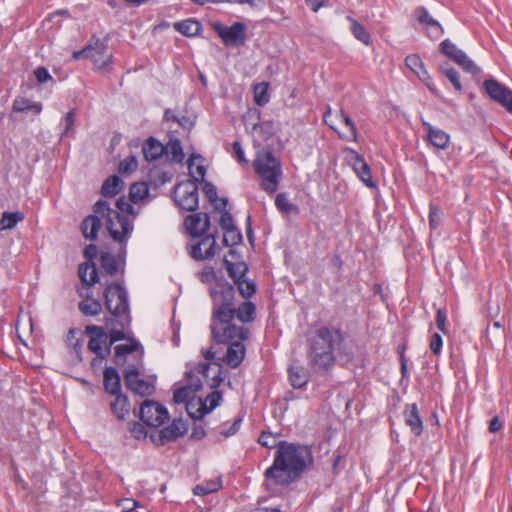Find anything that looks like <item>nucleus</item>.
I'll return each instance as SVG.
<instances>
[{
	"label": "nucleus",
	"mask_w": 512,
	"mask_h": 512,
	"mask_svg": "<svg viewBox=\"0 0 512 512\" xmlns=\"http://www.w3.org/2000/svg\"><path fill=\"white\" fill-rule=\"evenodd\" d=\"M219 290L212 291V307L210 318L211 342L226 344L235 337L242 340L249 338L250 331L245 326L233 323L236 317L242 324L251 323L256 319V305L252 301H243L235 305L236 291L230 282L221 281Z\"/></svg>",
	"instance_id": "1"
},
{
	"label": "nucleus",
	"mask_w": 512,
	"mask_h": 512,
	"mask_svg": "<svg viewBox=\"0 0 512 512\" xmlns=\"http://www.w3.org/2000/svg\"><path fill=\"white\" fill-rule=\"evenodd\" d=\"M342 365L354 363L355 367L364 368V359H356L351 347L345 343V335L339 328L321 326L309 339L307 352L308 363L315 374L327 375L335 366L334 349Z\"/></svg>",
	"instance_id": "2"
},
{
	"label": "nucleus",
	"mask_w": 512,
	"mask_h": 512,
	"mask_svg": "<svg viewBox=\"0 0 512 512\" xmlns=\"http://www.w3.org/2000/svg\"><path fill=\"white\" fill-rule=\"evenodd\" d=\"M314 465L312 449L308 445L280 440L273 463L264 472L265 485L287 487L301 479Z\"/></svg>",
	"instance_id": "3"
},
{
	"label": "nucleus",
	"mask_w": 512,
	"mask_h": 512,
	"mask_svg": "<svg viewBox=\"0 0 512 512\" xmlns=\"http://www.w3.org/2000/svg\"><path fill=\"white\" fill-rule=\"evenodd\" d=\"M93 214L86 216L80 225L81 232L86 240L94 241L102 227L101 218H105V227L110 237L122 246L117 254V262H122L121 273H124L127 254L126 244L133 232L134 226L126 215L111 208L106 200H98L92 206Z\"/></svg>",
	"instance_id": "4"
},
{
	"label": "nucleus",
	"mask_w": 512,
	"mask_h": 512,
	"mask_svg": "<svg viewBox=\"0 0 512 512\" xmlns=\"http://www.w3.org/2000/svg\"><path fill=\"white\" fill-rule=\"evenodd\" d=\"M103 298L104 307L111 315L105 318V326L116 324L120 329L105 330L106 337L102 343H106L107 339H110L111 343L129 339L124 331L131 322L129 296L125 286L120 282L108 283L103 290Z\"/></svg>",
	"instance_id": "5"
},
{
	"label": "nucleus",
	"mask_w": 512,
	"mask_h": 512,
	"mask_svg": "<svg viewBox=\"0 0 512 512\" xmlns=\"http://www.w3.org/2000/svg\"><path fill=\"white\" fill-rule=\"evenodd\" d=\"M255 172L262 179L261 188L274 193L277 190L279 177L281 176V163L271 151L257 154L253 162Z\"/></svg>",
	"instance_id": "6"
},
{
	"label": "nucleus",
	"mask_w": 512,
	"mask_h": 512,
	"mask_svg": "<svg viewBox=\"0 0 512 512\" xmlns=\"http://www.w3.org/2000/svg\"><path fill=\"white\" fill-rule=\"evenodd\" d=\"M109 41L110 35H106L103 39L93 35L89 43L83 49L73 53V58L76 60L90 58L93 60L97 71L102 73L107 72L109 71V66L112 64L113 56L110 54L102 61L101 57L105 54Z\"/></svg>",
	"instance_id": "7"
},
{
	"label": "nucleus",
	"mask_w": 512,
	"mask_h": 512,
	"mask_svg": "<svg viewBox=\"0 0 512 512\" xmlns=\"http://www.w3.org/2000/svg\"><path fill=\"white\" fill-rule=\"evenodd\" d=\"M191 179L179 182L173 190V200L182 210L195 212L199 207L198 177L190 172Z\"/></svg>",
	"instance_id": "8"
},
{
	"label": "nucleus",
	"mask_w": 512,
	"mask_h": 512,
	"mask_svg": "<svg viewBox=\"0 0 512 512\" xmlns=\"http://www.w3.org/2000/svg\"><path fill=\"white\" fill-rule=\"evenodd\" d=\"M223 265L229 277L233 279L241 296L244 299H250L256 293L257 288L253 280L245 279V275L249 270L248 265L244 261L235 264L226 257L223 259Z\"/></svg>",
	"instance_id": "9"
},
{
	"label": "nucleus",
	"mask_w": 512,
	"mask_h": 512,
	"mask_svg": "<svg viewBox=\"0 0 512 512\" xmlns=\"http://www.w3.org/2000/svg\"><path fill=\"white\" fill-rule=\"evenodd\" d=\"M211 26L226 47H241L247 40V25L243 22H234L229 27L213 22Z\"/></svg>",
	"instance_id": "10"
},
{
	"label": "nucleus",
	"mask_w": 512,
	"mask_h": 512,
	"mask_svg": "<svg viewBox=\"0 0 512 512\" xmlns=\"http://www.w3.org/2000/svg\"><path fill=\"white\" fill-rule=\"evenodd\" d=\"M169 412L161 403L146 399L140 405L139 418L149 427H159L169 420Z\"/></svg>",
	"instance_id": "11"
},
{
	"label": "nucleus",
	"mask_w": 512,
	"mask_h": 512,
	"mask_svg": "<svg viewBox=\"0 0 512 512\" xmlns=\"http://www.w3.org/2000/svg\"><path fill=\"white\" fill-rule=\"evenodd\" d=\"M439 51L450 60L458 64L464 71L477 75L481 69L471 60L467 54L459 49L450 39H444L439 45Z\"/></svg>",
	"instance_id": "12"
},
{
	"label": "nucleus",
	"mask_w": 512,
	"mask_h": 512,
	"mask_svg": "<svg viewBox=\"0 0 512 512\" xmlns=\"http://www.w3.org/2000/svg\"><path fill=\"white\" fill-rule=\"evenodd\" d=\"M85 334L90 339L88 341L87 348L90 352L95 354V357L91 361L92 369L100 368L103 361L106 359L102 354V340L106 337L105 328L98 325H87L85 327Z\"/></svg>",
	"instance_id": "13"
},
{
	"label": "nucleus",
	"mask_w": 512,
	"mask_h": 512,
	"mask_svg": "<svg viewBox=\"0 0 512 512\" xmlns=\"http://www.w3.org/2000/svg\"><path fill=\"white\" fill-rule=\"evenodd\" d=\"M140 374L141 373L137 367L125 369L123 372V378L126 388L140 396L151 395L155 390L154 385L145 379L140 378Z\"/></svg>",
	"instance_id": "14"
},
{
	"label": "nucleus",
	"mask_w": 512,
	"mask_h": 512,
	"mask_svg": "<svg viewBox=\"0 0 512 512\" xmlns=\"http://www.w3.org/2000/svg\"><path fill=\"white\" fill-rule=\"evenodd\" d=\"M483 87L492 100L501 104L512 114V90L493 78L486 79Z\"/></svg>",
	"instance_id": "15"
},
{
	"label": "nucleus",
	"mask_w": 512,
	"mask_h": 512,
	"mask_svg": "<svg viewBox=\"0 0 512 512\" xmlns=\"http://www.w3.org/2000/svg\"><path fill=\"white\" fill-rule=\"evenodd\" d=\"M405 64L414 74L417 75L419 80L426 85V87L433 95L440 97L439 90L435 86L431 76L424 66L421 57L418 54L408 55L405 58Z\"/></svg>",
	"instance_id": "16"
},
{
	"label": "nucleus",
	"mask_w": 512,
	"mask_h": 512,
	"mask_svg": "<svg viewBox=\"0 0 512 512\" xmlns=\"http://www.w3.org/2000/svg\"><path fill=\"white\" fill-rule=\"evenodd\" d=\"M348 155L349 163L361 181L369 188H376L377 184L373 180L371 168L363 156L352 149L348 150Z\"/></svg>",
	"instance_id": "17"
},
{
	"label": "nucleus",
	"mask_w": 512,
	"mask_h": 512,
	"mask_svg": "<svg viewBox=\"0 0 512 512\" xmlns=\"http://www.w3.org/2000/svg\"><path fill=\"white\" fill-rule=\"evenodd\" d=\"M191 247L190 256L194 260L203 261L212 259L215 255L216 233H210Z\"/></svg>",
	"instance_id": "18"
},
{
	"label": "nucleus",
	"mask_w": 512,
	"mask_h": 512,
	"mask_svg": "<svg viewBox=\"0 0 512 512\" xmlns=\"http://www.w3.org/2000/svg\"><path fill=\"white\" fill-rule=\"evenodd\" d=\"M204 219H203V226L199 228V225L202 221V214L201 213H194L191 215H188L184 219V225L187 229L188 234L192 238H200L202 236H206L208 230L211 226V219L210 215L208 213H204Z\"/></svg>",
	"instance_id": "19"
},
{
	"label": "nucleus",
	"mask_w": 512,
	"mask_h": 512,
	"mask_svg": "<svg viewBox=\"0 0 512 512\" xmlns=\"http://www.w3.org/2000/svg\"><path fill=\"white\" fill-rule=\"evenodd\" d=\"M260 111L257 109L250 110L246 116H244L245 123H249L250 120L256 119V122L252 123V130L258 134V136L263 141L269 140L275 133L274 129V122L269 121H263L259 122L260 120Z\"/></svg>",
	"instance_id": "20"
},
{
	"label": "nucleus",
	"mask_w": 512,
	"mask_h": 512,
	"mask_svg": "<svg viewBox=\"0 0 512 512\" xmlns=\"http://www.w3.org/2000/svg\"><path fill=\"white\" fill-rule=\"evenodd\" d=\"M188 431L186 423L181 418H176L170 425L162 428L158 432V442L160 444H167L176 441L179 437L184 436Z\"/></svg>",
	"instance_id": "21"
},
{
	"label": "nucleus",
	"mask_w": 512,
	"mask_h": 512,
	"mask_svg": "<svg viewBox=\"0 0 512 512\" xmlns=\"http://www.w3.org/2000/svg\"><path fill=\"white\" fill-rule=\"evenodd\" d=\"M244 341L245 340H242L240 337H235L229 343L225 344L228 345V348L225 358L223 360L227 363L229 367L233 369L240 366V364L244 360L246 353Z\"/></svg>",
	"instance_id": "22"
},
{
	"label": "nucleus",
	"mask_w": 512,
	"mask_h": 512,
	"mask_svg": "<svg viewBox=\"0 0 512 512\" xmlns=\"http://www.w3.org/2000/svg\"><path fill=\"white\" fill-rule=\"evenodd\" d=\"M426 131L427 142L439 150H446L450 145V135L442 129L434 127L431 123L422 120Z\"/></svg>",
	"instance_id": "23"
},
{
	"label": "nucleus",
	"mask_w": 512,
	"mask_h": 512,
	"mask_svg": "<svg viewBox=\"0 0 512 512\" xmlns=\"http://www.w3.org/2000/svg\"><path fill=\"white\" fill-rule=\"evenodd\" d=\"M103 387L105 393L109 394L110 396L123 393L121 377L118 370L115 367H105L103 371Z\"/></svg>",
	"instance_id": "24"
},
{
	"label": "nucleus",
	"mask_w": 512,
	"mask_h": 512,
	"mask_svg": "<svg viewBox=\"0 0 512 512\" xmlns=\"http://www.w3.org/2000/svg\"><path fill=\"white\" fill-rule=\"evenodd\" d=\"M142 153L146 161L152 162L168 154V147H165L155 137L150 136L142 145Z\"/></svg>",
	"instance_id": "25"
},
{
	"label": "nucleus",
	"mask_w": 512,
	"mask_h": 512,
	"mask_svg": "<svg viewBox=\"0 0 512 512\" xmlns=\"http://www.w3.org/2000/svg\"><path fill=\"white\" fill-rule=\"evenodd\" d=\"M78 294L82 298L78 303V309L84 316L95 317L102 312V303L94 298L91 293H83L78 290Z\"/></svg>",
	"instance_id": "26"
},
{
	"label": "nucleus",
	"mask_w": 512,
	"mask_h": 512,
	"mask_svg": "<svg viewBox=\"0 0 512 512\" xmlns=\"http://www.w3.org/2000/svg\"><path fill=\"white\" fill-rule=\"evenodd\" d=\"M403 415L405 424L410 428L411 432L415 436H420L423 433V421L420 417L417 404H407Z\"/></svg>",
	"instance_id": "27"
},
{
	"label": "nucleus",
	"mask_w": 512,
	"mask_h": 512,
	"mask_svg": "<svg viewBox=\"0 0 512 512\" xmlns=\"http://www.w3.org/2000/svg\"><path fill=\"white\" fill-rule=\"evenodd\" d=\"M288 380L294 389L305 388L310 379V372L301 365L291 364L287 368Z\"/></svg>",
	"instance_id": "28"
},
{
	"label": "nucleus",
	"mask_w": 512,
	"mask_h": 512,
	"mask_svg": "<svg viewBox=\"0 0 512 512\" xmlns=\"http://www.w3.org/2000/svg\"><path fill=\"white\" fill-rule=\"evenodd\" d=\"M114 400L110 402V411L119 421H124L130 413L131 404L124 393L112 395Z\"/></svg>",
	"instance_id": "29"
},
{
	"label": "nucleus",
	"mask_w": 512,
	"mask_h": 512,
	"mask_svg": "<svg viewBox=\"0 0 512 512\" xmlns=\"http://www.w3.org/2000/svg\"><path fill=\"white\" fill-rule=\"evenodd\" d=\"M78 276L86 288L94 286L100 280L95 262L81 263L78 267Z\"/></svg>",
	"instance_id": "30"
},
{
	"label": "nucleus",
	"mask_w": 512,
	"mask_h": 512,
	"mask_svg": "<svg viewBox=\"0 0 512 512\" xmlns=\"http://www.w3.org/2000/svg\"><path fill=\"white\" fill-rule=\"evenodd\" d=\"M127 341L129 342L128 344H118L114 347L113 362L117 366H121L125 363L126 355L136 352L139 348L142 349L141 344L134 337H132V336L129 337V339H127Z\"/></svg>",
	"instance_id": "31"
},
{
	"label": "nucleus",
	"mask_w": 512,
	"mask_h": 512,
	"mask_svg": "<svg viewBox=\"0 0 512 512\" xmlns=\"http://www.w3.org/2000/svg\"><path fill=\"white\" fill-rule=\"evenodd\" d=\"M173 28L185 37L199 36L203 31L202 23L196 18H188L173 23Z\"/></svg>",
	"instance_id": "32"
},
{
	"label": "nucleus",
	"mask_w": 512,
	"mask_h": 512,
	"mask_svg": "<svg viewBox=\"0 0 512 512\" xmlns=\"http://www.w3.org/2000/svg\"><path fill=\"white\" fill-rule=\"evenodd\" d=\"M42 108L43 106L41 102H32L21 96L16 97L12 104V111L17 113H27L32 111L34 114L38 115L41 113Z\"/></svg>",
	"instance_id": "33"
},
{
	"label": "nucleus",
	"mask_w": 512,
	"mask_h": 512,
	"mask_svg": "<svg viewBox=\"0 0 512 512\" xmlns=\"http://www.w3.org/2000/svg\"><path fill=\"white\" fill-rule=\"evenodd\" d=\"M122 186V179L118 175H111L104 180L100 193L103 197H115L121 191Z\"/></svg>",
	"instance_id": "34"
},
{
	"label": "nucleus",
	"mask_w": 512,
	"mask_h": 512,
	"mask_svg": "<svg viewBox=\"0 0 512 512\" xmlns=\"http://www.w3.org/2000/svg\"><path fill=\"white\" fill-rule=\"evenodd\" d=\"M417 14H418L419 22L435 28V35L428 34L429 38L438 39L444 33V30H443V27L441 26V24L429 15V12L425 7H423V6L418 7Z\"/></svg>",
	"instance_id": "35"
},
{
	"label": "nucleus",
	"mask_w": 512,
	"mask_h": 512,
	"mask_svg": "<svg viewBox=\"0 0 512 512\" xmlns=\"http://www.w3.org/2000/svg\"><path fill=\"white\" fill-rule=\"evenodd\" d=\"M212 411L213 409H210L207 402L201 398L198 399L197 403H187V413L193 420H201Z\"/></svg>",
	"instance_id": "36"
},
{
	"label": "nucleus",
	"mask_w": 512,
	"mask_h": 512,
	"mask_svg": "<svg viewBox=\"0 0 512 512\" xmlns=\"http://www.w3.org/2000/svg\"><path fill=\"white\" fill-rule=\"evenodd\" d=\"M339 118H340V121L349 130L348 133H344V134L337 132L339 138L346 140V141L358 142V133H357V128H356L354 121L350 118V116L343 109L340 110Z\"/></svg>",
	"instance_id": "37"
},
{
	"label": "nucleus",
	"mask_w": 512,
	"mask_h": 512,
	"mask_svg": "<svg viewBox=\"0 0 512 512\" xmlns=\"http://www.w3.org/2000/svg\"><path fill=\"white\" fill-rule=\"evenodd\" d=\"M347 20L351 24L350 30H351V33L353 34V36L357 40L362 42L363 44H365L367 46L370 45L371 44V36L367 32L366 28L351 16H347Z\"/></svg>",
	"instance_id": "38"
},
{
	"label": "nucleus",
	"mask_w": 512,
	"mask_h": 512,
	"mask_svg": "<svg viewBox=\"0 0 512 512\" xmlns=\"http://www.w3.org/2000/svg\"><path fill=\"white\" fill-rule=\"evenodd\" d=\"M100 266L104 272L109 276H114L118 273L119 265L116 257L109 252H101Z\"/></svg>",
	"instance_id": "39"
},
{
	"label": "nucleus",
	"mask_w": 512,
	"mask_h": 512,
	"mask_svg": "<svg viewBox=\"0 0 512 512\" xmlns=\"http://www.w3.org/2000/svg\"><path fill=\"white\" fill-rule=\"evenodd\" d=\"M172 177L173 175L170 172L163 171L159 168L151 169L148 173L149 183L154 188H159L167 182H170Z\"/></svg>",
	"instance_id": "40"
},
{
	"label": "nucleus",
	"mask_w": 512,
	"mask_h": 512,
	"mask_svg": "<svg viewBox=\"0 0 512 512\" xmlns=\"http://www.w3.org/2000/svg\"><path fill=\"white\" fill-rule=\"evenodd\" d=\"M222 488L221 478L206 481L198 484L193 488V494L196 496H206L213 492H217Z\"/></svg>",
	"instance_id": "41"
},
{
	"label": "nucleus",
	"mask_w": 512,
	"mask_h": 512,
	"mask_svg": "<svg viewBox=\"0 0 512 512\" xmlns=\"http://www.w3.org/2000/svg\"><path fill=\"white\" fill-rule=\"evenodd\" d=\"M440 72L452 83L457 91H462L463 87L460 82L459 73L453 68L449 62H443L439 65Z\"/></svg>",
	"instance_id": "42"
},
{
	"label": "nucleus",
	"mask_w": 512,
	"mask_h": 512,
	"mask_svg": "<svg viewBox=\"0 0 512 512\" xmlns=\"http://www.w3.org/2000/svg\"><path fill=\"white\" fill-rule=\"evenodd\" d=\"M149 195V187L145 182H135L129 189V199L132 203H138Z\"/></svg>",
	"instance_id": "43"
},
{
	"label": "nucleus",
	"mask_w": 512,
	"mask_h": 512,
	"mask_svg": "<svg viewBox=\"0 0 512 512\" xmlns=\"http://www.w3.org/2000/svg\"><path fill=\"white\" fill-rule=\"evenodd\" d=\"M24 218H25L24 213L21 212V211L4 212L2 214V218L0 220L1 229H3V230H11L19 222L23 221Z\"/></svg>",
	"instance_id": "44"
},
{
	"label": "nucleus",
	"mask_w": 512,
	"mask_h": 512,
	"mask_svg": "<svg viewBox=\"0 0 512 512\" xmlns=\"http://www.w3.org/2000/svg\"><path fill=\"white\" fill-rule=\"evenodd\" d=\"M165 147H168V153L171 154V161L175 163H182L185 154L181 141L178 138L170 139Z\"/></svg>",
	"instance_id": "45"
},
{
	"label": "nucleus",
	"mask_w": 512,
	"mask_h": 512,
	"mask_svg": "<svg viewBox=\"0 0 512 512\" xmlns=\"http://www.w3.org/2000/svg\"><path fill=\"white\" fill-rule=\"evenodd\" d=\"M190 386H181L174 390L173 392V402L175 404H186L194 402V396H191L192 393L189 391Z\"/></svg>",
	"instance_id": "46"
},
{
	"label": "nucleus",
	"mask_w": 512,
	"mask_h": 512,
	"mask_svg": "<svg viewBox=\"0 0 512 512\" xmlns=\"http://www.w3.org/2000/svg\"><path fill=\"white\" fill-rule=\"evenodd\" d=\"M138 168V161L135 155H129L121 160L118 166V172L122 175H130Z\"/></svg>",
	"instance_id": "47"
},
{
	"label": "nucleus",
	"mask_w": 512,
	"mask_h": 512,
	"mask_svg": "<svg viewBox=\"0 0 512 512\" xmlns=\"http://www.w3.org/2000/svg\"><path fill=\"white\" fill-rule=\"evenodd\" d=\"M278 434L270 431H262L258 438V443L267 449H278L280 441L277 440Z\"/></svg>",
	"instance_id": "48"
},
{
	"label": "nucleus",
	"mask_w": 512,
	"mask_h": 512,
	"mask_svg": "<svg viewBox=\"0 0 512 512\" xmlns=\"http://www.w3.org/2000/svg\"><path fill=\"white\" fill-rule=\"evenodd\" d=\"M201 281L203 283L214 282V284L209 288V296L212 298V291L219 290L218 285L221 281L228 282L223 276H217L213 268H210L209 271L203 272Z\"/></svg>",
	"instance_id": "49"
},
{
	"label": "nucleus",
	"mask_w": 512,
	"mask_h": 512,
	"mask_svg": "<svg viewBox=\"0 0 512 512\" xmlns=\"http://www.w3.org/2000/svg\"><path fill=\"white\" fill-rule=\"evenodd\" d=\"M267 90V83H260L254 87V101L258 106H264L269 102V95Z\"/></svg>",
	"instance_id": "50"
},
{
	"label": "nucleus",
	"mask_w": 512,
	"mask_h": 512,
	"mask_svg": "<svg viewBox=\"0 0 512 512\" xmlns=\"http://www.w3.org/2000/svg\"><path fill=\"white\" fill-rule=\"evenodd\" d=\"M275 206L277 209L283 213H290L292 211L297 212L298 207L295 204H292L288 201L285 193H279L275 198Z\"/></svg>",
	"instance_id": "51"
},
{
	"label": "nucleus",
	"mask_w": 512,
	"mask_h": 512,
	"mask_svg": "<svg viewBox=\"0 0 512 512\" xmlns=\"http://www.w3.org/2000/svg\"><path fill=\"white\" fill-rule=\"evenodd\" d=\"M215 210L221 212V217L219 220L220 227L226 232L227 230L234 229V220L233 216L227 209H221L219 205L215 206Z\"/></svg>",
	"instance_id": "52"
},
{
	"label": "nucleus",
	"mask_w": 512,
	"mask_h": 512,
	"mask_svg": "<svg viewBox=\"0 0 512 512\" xmlns=\"http://www.w3.org/2000/svg\"><path fill=\"white\" fill-rule=\"evenodd\" d=\"M429 226L431 230H436L442 219V212L439 207L431 202L429 204Z\"/></svg>",
	"instance_id": "53"
},
{
	"label": "nucleus",
	"mask_w": 512,
	"mask_h": 512,
	"mask_svg": "<svg viewBox=\"0 0 512 512\" xmlns=\"http://www.w3.org/2000/svg\"><path fill=\"white\" fill-rule=\"evenodd\" d=\"M129 431L131 435L137 440H144L147 437V430L143 424L137 421L129 423Z\"/></svg>",
	"instance_id": "54"
},
{
	"label": "nucleus",
	"mask_w": 512,
	"mask_h": 512,
	"mask_svg": "<svg viewBox=\"0 0 512 512\" xmlns=\"http://www.w3.org/2000/svg\"><path fill=\"white\" fill-rule=\"evenodd\" d=\"M75 118H76V109H71L69 110L65 117H64V122H65V128L61 134V136H69L71 133H74V123H75Z\"/></svg>",
	"instance_id": "55"
},
{
	"label": "nucleus",
	"mask_w": 512,
	"mask_h": 512,
	"mask_svg": "<svg viewBox=\"0 0 512 512\" xmlns=\"http://www.w3.org/2000/svg\"><path fill=\"white\" fill-rule=\"evenodd\" d=\"M185 377L189 379V383L185 386H190L189 391L194 395L202 389V381L198 377H194L192 371L185 372Z\"/></svg>",
	"instance_id": "56"
},
{
	"label": "nucleus",
	"mask_w": 512,
	"mask_h": 512,
	"mask_svg": "<svg viewBox=\"0 0 512 512\" xmlns=\"http://www.w3.org/2000/svg\"><path fill=\"white\" fill-rule=\"evenodd\" d=\"M202 190L209 202L215 203L218 200L217 189L211 182L204 181Z\"/></svg>",
	"instance_id": "57"
},
{
	"label": "nucleus",
	"mask_w": 512,
	"mask_h": 512,
	"mask_svg": "<svg viewBox=\"0 0 512 512\" xmlns=\"http://www.w3.org/2000/svg\"><path fill=\"white\" fill-rule=\"evenodd\" d=\"M116 207L120 211L119 213L121 215H124L123 213L135 215L134 206L129 203L124 196H121L116 200Z\"/></svg>",
	"instance_id": "58"
},
{
	"label": "nucleus",
	"mask_w": 512,
	"mask_h": 512,
	"mask_svg": "<svg viewBox=\"0 0 512 512\" xmlns=\"http://www.w3.org/2000/svg\"><path fill=\"white\" fill-rule=\"evenodd\" d=\"M33 73L39 84H44L48 81H53L51 74L49 73L48 69L44 66H38Z\"/></svg>",
	"instance_id": "59"
},
{
	"label": "nucleus",
	"mask_w": 512,
	"mask_h": 512,
	"mask_svg": "<svg viewBox=\"0 0 512 512\" xmlns=\"http://www.w3.org/2000/svg\"><path fill=\"white\" fill-rule=\"evenodd\" d=\"M429 347L434 355H439L441 353L443 347V339L439 333H434L431 336Z\"/></svg>",
	"instance_id": "60"
},
{
	"label": "nucleus",
	"mask_w": 512,
	"mask_h": 512,
	"mask_svg": "<svg viewBox=\"0 0 512 512\" xmlns=\"http://www.w3.org/2000/svg\"><path fill=\"white\" fill-rule=\"evenodd\" d=\"M205 401L209 403L210 409H216L222 402V392L219 390H214L209 393Z\"/></svg>",
	"instance_id": "61"
},
{
	"label": "nucleus",
	"mask_w": 512,
	"mask_h": 512,
	"mask_svg": "<svg viewBox=\"0 0 512 512\" xmlns=\"http://www.w3.org/2000/svg\"><path fill=\"white\" fill-rule=\"evenodd\" d=\"M446 320H447L446 311L444 309H438L437 313H436V325H437V328L444 334L448 333V330L446 328Z\"/></svg>",
	"instance_id": "62"
},
{
	"label": "nucleus",
	"mask_w": 512,
	"mask_h": 512,
	"mask_svg": "<svg viewBox=\"0 0 512 512\" xmlns=\"http://www.w3.org/2000/svg\"><path fill=\"white\" fill-rule=\"evenodd\" d=\"M225 234L231 240L232 245H239L243 241L242 233L236 225L234 226V229L227 230Z\"/></svg>",
	"instance_id": "63"
},
{
	"label": "nucleus",
	"mask_w": 512,
	"mask_h": 512,
	"mask_svg": "<svg viewBox=\"0 0 512 512\" xmlns=\"http://www.w3.org/2000/svg\"><path fill=\"white\" fill-rule=\"evenodd\" d=\"M242 420L243 418L241 416L237 417L233 423L231 424V426L228 428V429H223L220 434L225 436V437H229V436H233L235 435L238 431H239V428H240V425L242 423Z\"/></svg>",
	"instance_id": "64"
}]
</instances>
